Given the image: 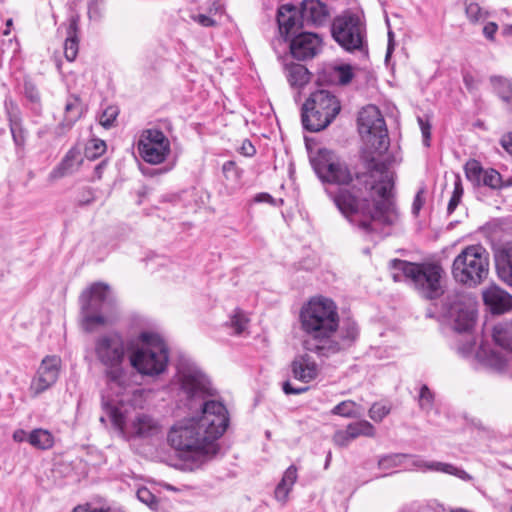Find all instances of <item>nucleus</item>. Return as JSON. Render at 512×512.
Masks as SVG:
<instances>
[{
  "label": "nucleus",
  "instance_id": "f257e3e1",
  "mask_svg": "<svg viewBox=\"0 0 512 512\" xmlns=\"http://www.w3.org/2000/svg\"><path fill=\"white\" fill-rule=\"evenodd\" d=\"M362 159L364 171L354 176L346 163L334 160L326 149H320L310 161L322 182L344 186L333 196L342 215L364 233L373 234L394 225L399 214L391 199L394 181L386 160L365 152Z\"/></svg>",
  "mask_w": 512,
  "mask_h": 512
},
{
  "label": "nucleus",
  "instance_id": "f03ea898",
  "mask_svg": "<svg viewBox=\"0 0 512 512\" xmlns=\"http://www.w3.org/2000/svg\"><path fill=\"white\" fill-rule=\"evenodd\" d=\"M229 425L225 405L219 401H208L201 405L198 417L184 419L173 425L167 440L180 456L190 461V470L201 467L219 452L217 440Z\"/></svg>",
  "mask_w": 512,
  "mask_h": 512
},
{
  "label": "nucleus",
  "instance_id": "7ed1b4c3",
  "mask_svg": "<svg viewBox=\"0 0 512 512\" xmlns=\"http://www.w3.org/2000/svg\"><path fill=\"white\" fill-rule=\"evenodd\" d=\"M301 328L306 333L303 341L305 351L318 355L324 340L339 326L338 308L335 302L326 297H314L300 312Z\"/></svg>",
  "mask_w": 512,
  "mask_h": 512
},
{
  "label": "nucleus",
  "instance_id": "20e7f679",
  "mask_svg": "<svg viewBox=\"0 0 512 512\" xmlns=\"http://www.w3.org/2000/svg\"><path fill=\"white\" fill-rule=\"evenodd\" d=\"M390 268L395 282L409 280L420 294L427 299H436L443 293L441 284L442 269L437 265H423L401 259L390 261Z\"/></svg>",
  "mask_w": 512,
  "mask_h": 512
},
{
  "label": "nucleus",
  "instance_id": "39448f33",
  "mask_svg": "<svg viewBox=\"0 0 512 512\" xmlns=\"http://www.w3.org/2000/svg\"><path fill=\"white\" fill-rule=\"evenodd\" d=\"M138 340L139 344L129 357L131 366L146 376H158L165 372L169 351L163 339L156 333L142 332Z\"/></svg>",
  "mask_w": 512,
  "mask_h": 512
},
{
  "label": "nucleus",
  "instance_id": "423d86ee",
  "mask_svg": "<svg viewBox=\"0 0 512 512\" xmlns=\"http://www.w3.org/2000/svg\"><path fill=\"white\" fill-rule=\"evenodd\" d=\"M94 354L99 363L104 366V375L109 383L119 387L125 385V342L117 332L99 335L94 340Z\"/></svg>",
  "mask_w": 512,
  "mask_h": 512
},
{
  "label": "nucleus",
  "instance_id": "0eeeda50",
  "mask_svg": "<svg viewBox=\"0 0 512 512\" xmlns=\"http://www.w3.org/2000/svg\"><path fill=\"white\" fill-rule=\"evenodd\" d=\"M451 273L457 283L467 287L478 286L489 273V252L479 244L465 247L455 257Z\"/></svg>",
  "mask_w": 512,
  "mask_h": 512
},
{
  "label": "nucleus",
  "instance_id": "6e6552de",
  "mask_svg": "<svg viewBox=\"0 0 512 512\" xmlns=\"http://www.w3.org/2000/svg\"><path fill=\"white\" fill-rule=\"evenodd\" d=\"M340 110L341 105L335 95L327 90H317L302 106V125L309 132H319L332 123Z\"/></svg>",
  "mask_w": 512,
  "mask_h": 512
},
{
  "label": "nucleus",
  "instance_id": "1a4fd4ad",
  "mask_svg": "<svg viewBox=\"0 0 512 512\" xmlns=\"http://www.w3.org/2000/svg\"><path fill=\"white\" fill-rule=\"evenodd\" d=\"M175 378L190 409L198 406L201 410V405L209 401L206 398L215 394L209 378L195 363L181 362Z\"/></svg>",
  "mask_w": 512,
  "mask_h": 512
},
{
  "label": "nucleus",
  "instance_id": "9d476101",
  "mask_svg": "<svg viewBox=\"0 0 512 512\" xmlns=\"http://www.w3.org/2000/svg\"><path fill=\"white\" fill-rule=\"evenodd\" d=\"M81 314L86 331L106 323V315L112 313L115 299L111 295L110 287L104 283H95L81 295Z\"/></svg>",
  "mask_w": 512,
  "mask_h": 512
},
{
  "label": "nucleus",
  "instance_id": "9b49d317",
  "mask_svg": "<svg viewBox=\"0 0 512 512\" xmlns=\"http://www.w3.org/2000/svg\"><path fill=\"white\" fill-rule=\"evenodd\" d=\"M358 128L365 138L366 151L369 155L382 156L387 152L390 141L385 120L375 105H368L359 112Z\"/></svg>",
  "mask_w": 512,
  "mask_h": 512
},
{
  "label": "nucleus",
  "instance_id": "f8f14e48",
  "mask_svg": "<svg viewBox=\"0 0 512 512\" xmlns=\"http://www.w3.org/2000/svg\"><path fill=\"white\" fill-rule=\"evenodd\" d=\"M103 407L113 426L127 438H150L161 431L159 422L149 414L137 412L128 417L121 408L108 402Z\"/></svg>",
  "mask_w": 512,
  "mask_h": 512
},
{
  "label": "nucleus",
  "instance_id": "ddd939ff",
  "mask_svg": "<svg viewBox=\"0 0 512 512\" xmlns=\"http://www.w3.org/2000/svg\"><path fill=\"white\" fill-rule=\"evenodd\" d=\"M333 39L346 51L362 50L366 28L359 13L346 10L336 16L331 25Z\"/></svg>",
  "mask_w": 512,
  "mask_h": 512
},
{
  "label": "nucleus",
  "instance_id": "4468645a",
  "mask_svg": "<svg viewBox=\"0 0 512 512\" xmlns=\"http://www.w3.org/2000/svg\"><path fill=\"white\" fill-rule=\"evenodd\" d=\"M511 335V323L506 327L502 325L493 328V340L503 350L491 349L481 345L475 354V358L480 364L491 369L494 372H502L506 369L511 342L508 338Z\"/></svg>",
  "mask_w": 512,
  "mask_h": 512
},
{
  "label": "nucleus",
  "instance_id": "2eb2a0df",
  "mask_svg": "<svg viewBox=\"0 0 512 512\" xmlns=\"http://www.w3.org/2000/svg\"><path fill=\"white\" fill-rule=\"evenodd\" d=\"M443 309L452 320L457 332H469L476 322V309L473 301L459 292L448 293L443 301Z\"/></svg>",
  "mask_w": 512,
  "mask_h": 512
},
{
  "label": "nucleus",
  "instance_id": "dca6fc26",
  "mask_svg": "<svg viewBox=\"0 0 512 512\" xmlns=\"http://www.w3.org/2000/svg\"><path fill=\"white\" fill-rule=\"evenodd\" d=\"M360 336V329L358 324L352 318H344L339 320V326L333 333V336H328L321 345L320 351L317 356L329 357L340 351H344L352 347Z\"/></svg>",
  "mask_w": 512,
  "mask_h": 512
},
{
  "label": "nucleus",
  "instance_id": "f3484780",
  "mask_svg": "<svg viewBox=\"0 0 512 512\" xmlns=\"http://www.w3.org/2000/svg\"><path fill=\"white\" fill-rule=\"evenodd\" d=\"M137 148L145 162L156 165L166 160L170 153V141L162 131L148 129L142 133Z\"/></svg>",
  "mask_w": 512,
  "mask_h": 512
},
{
  "label": "nucleus",
  "instance_id": "a211bd4d",
  "mask_svg": "<svg viewBox=\"0 0 512 512\" xmlns=\"http://www.w3.org/2000/svg\"><path fill=\"white\" fill-rule=\"evenodd\" d=\"M288 41L291 55L300 61L314 58L322 49V39L312 32H300Z\"/></svg>",
  "mask_w": 512,
  "mask_h": 512
},
{
  "label": "nucleus",
  "instance_id": "6ab92c4d",
  "mask_svg": "<svg viewBox=\"0 0 512 512\" xmlns=\"http://www.w3.org/2000/svg\"><path fill=\"white\" fill-rule=\"evenodd\" d=\"M303 18L300 9L292 4H284L277 11V23L280 36L288 41L294 37L303 27Z\"/></svg>",
  "mask_w": 512,
  "mask_h": 512
},
{
  "label": "nucleus",
  "instance_id": "aec40b11",
  "mask_svg": "<svg viewBox=\"0 0 512 512\" xmlns=\"http://www.w3.org/2000/svg\"><path fill=\"white\" fill-rule=\"evenodd\" d=\"M61 360L57 356H46L37 371V376L32 380L31 388L36 394H40L51 387L58 379Z\"/></svg>",
  "mask_w": 512,
  "mask_h": 512
},
{
  "label": "nucleus",
  "instance_id": "412c9836",
  "mask_svg": "<svg viewBox=\"0 0 512 512\" xmlns=\"http://www.w3.org/2000/svg\"><path fill=\"white\" fill-rule=\"evenodd\" d=\"M483 301L493 314H503L512 308V296L496 285L483 291Z\"/></svg>",
  "mask_w": 512,
  "mask_h": 512
},
{
  "label": "nucleus",
  "instance_id": "4be33fe9",
  "mask_svg": "<svg viewBox=\"0 0 512 512\" xmlns=\"http://www.w3.org/2000/svg\"><path fill=\"white\" fill-rule=\"evenodd\" d=\"M291 370L293 377L304 383L314 380L318 375V366L309 355L308 351L304 354L297 355L293 359Z\"/></svg>",
  "mask_w": 512,
  "mask_h": 512
},
{
  "label": "nucleus",
  "instance_id": "5701e85b",
  "mask_svg": "<svg viewBox=\"0 0 512 512\" xmlns=\"http://www.w3.org/2000/svg\"><path fill=\"white\" fill-rule=\"evenodd\" d=\"M300 12L304 21L315 26L323 25L330 15L327 5L320 0H303Z\"/></svg>",
  "mask_w": 512,
  "mask_h": 512
},
{
  "label": "nucleus",
  "instance_id": "b1692460",
  "mask_svg": "<svg viewBox=\"0 0 512 512\" xmlns=\"http://www.w3.org/2000/svg\"><path fill=\"white\" fill-rule=\"evenodd\" d=\"M494 259L498 277L512 287V243L499 248Z\"/></svg>",
  "mask_w": 512,
  "mask_h": 512
},
{
  "label": "nucleus",
  "instance_id": "393cba45",
  "mask_svg": "<svg viewBox=\"0 0 512 512\" xmlns=\"http://www.w3.org/2000/svg\"><path fill=\"white\" fill-rule=\"evenodd\" d=\"M80 154L78 148H71L61 162L50 172L49 179L55 181L72 174L82 162Z\"/></svg>",
  "mask_w": 512,
  "mask_h": 512
},
{
  "label": "nucleus",
  "instance_id": "a878e982",
  "mask_svg": "<svg viewBox=\"0 0 512 512\" xmlns=\"http://www.w3.org/2000/svg\"><path fill=\"white\" fill-rule=\"evenodd\" d=\"M78 18L71 17L66 28V39L64 42V55L68 61H73L77 57L79 50V37H78Z\"/></svg>",
  "mask_w": 512,
  "mask_h": 512
},
{
  "label": "nucleus",
  "instance_id": "bb28decb",
  "mask_svg": "<svg viewBox=\"0 0 512 512\" xmlns=\"http://www.w3.org/2000/svg\"><path fill=\"white\" fill-rule=\"evenodd\" d=\"M297 467L295 465H290L275 488L274 495L277 501L285 504L290 491L292 490L293 485L297 480Z\"/></svg>",
  "mask_w": 512,
  "mask_h": 512
},
{
  "label": "nucleus",
  "instance_id": "cd10ccee",
  "mask_svg": "<svg viewBox=\"0 0 512 512\" xmlns=\"http://www.w3.org/2000/svg\"><path fill=\"white\" fill-rule=\"evenodd\" d=\"M285 74L291 87L302 88L311 77L309 70L302 64L290 63L285 65Z\"/></svg>",
  "mask_w": 512,
  "mask_h": 512
},
{
  "label": "nucleus",
  "instance_id": "c85d7f7f",
  "mask_svg": "<svg viewBox=\"0 0 512 512\" xmlns=\"http://www.w3.org/2000/svg\"><path fill=\"white\" fill-rule=\"evenodd\" d=\"M27 441L37 449L47 450L53 446L54 437L48 430L39 428L30 432Z\"/></svg>",
  "mask_w": 512,
  "mask_h": 512
},
{
  "label": "nucleus",
  "instance_id": "c756f323",
  "mask_svg": "<svg viewBox=\"0 0 512 512\" xmlns=\"http://www.w3.org/2000/svg\"><path fill=\"white\" fill-rule=\"evenodd\" d=\"M346 429L352 440L360 436L373 437L375 435L374 426L367 420H360L357 422L349 423L346 426Z\"/></svg>",
  "mask_w": 512,
  "mask_h": 512
},
{
  "label": "nucleus",
  "instance_id": "7c9ffc66",
  "mask_svg": "<svg viewBox=\"0 0 512 512\" xmlns=\"http://www.w3.org/2000/svg\"><path fill=\"white\" fill-rule=\"evenodd\" d=\"M331 414L345 418H358L361 416V409L356 402L344 400L331 410Z\"/></svg>",
  "mask_w": 512,
  "mask_h": 512
},
{
  "label": "nucleus",
  "instance_id": "2f4dec72",
  "mask_svg": "<svg viewBox=\"0 0 512 512\" xmlns=\"http://www.w3.org/2000/svg\"><path fill=\"white\" fill-rule=\"evenodd\" d=\"M490 82L503 101L508 103L512 101V83L508 79L501 76H492Z\"/></svg>",
  "mask_w": 512,
  "mask_h": 512
},
{
  "label": "nucleus",
  "instance_id": "473e14b6",
  "mask_svg": "<svg viewBox=\"0 0 512 512\" xmlns=\"http://www.w3.org/2000/svg\"><path fill=\"white\" fill-rule=\"evenodd\" d=\"M428 467L433 471L454 475L464 481H469L472 479V477L465 470L457 468L452 464L442 462H431V464Z\"/></svg>",
  "mask_w": 512,
  "mask_h": 512
},
{
  "label": "nucleus",
  "instance_id": "72a5a7b5",
  "mask_svg": "<svg viewBox=\"0 0 512 512\" xmlns=\"http://www.w3.org/2000/svg\"><path fill=\"white\" fill-rule=\"evenodd\" d=\"M465 175L466 178L471 181L474 185L481 184V178L484 172L481 164L477 160H469L465 164Z\"/></svg>",
  "mask_w": 512,
  "mask_h": 512
},
{
  "label": "nucleus",
  "instance_id": "f704fd0d",
  "mask_svg": "<svg viewBox=\"0 0 512 512\" xmlns=\"http://www.w3.org/2000/svg\"><path fill=\"white\" fill-rule=\"evenodd\" d=\"M83 114V107L81 99L77 95H71L68 97L65 104V115L66 117H76L78 121Z\"/></svg>",
  "mask_w": 512,
  "mask_h": 512
},
{
  "label": "nucleus",
  "instance_id": "c9c22d12",
  "mask_svg": "<svg viewBox=\"0 0 512 512\" xmlns=\"http://www.w3.org/2000/svg\"><path fill=\"white\" fill-rule=\"evenodd\" d=\"M120 113L118 106L109 105L107 106L99 117V123L104 128L109 129L114 126L115 121Z\"/></svg>",
  "mask_w": 512,
  "mask_h": 512
},
{
  "label": "nucleus",
  "instance_id": "e433bc0d",
  "mask_svg": "<svg viewBox=\"0 0 512 512\" xmlns=\"http://www.w3.org/2000/svg\"><path fill=\"white\" fill-rule=\"evenodd\" d=\"M106 151V143L101 139H92L85 148V156L88 159H96Z\"/></svg>",
  "mask_w": 512,
  "mask_h": 512
},
{
  "label": "nucleus",
  "instance_id": "4c0bfd02",
  "mask_svg": "<svg viewBox=\"0 0 512 512\" xmlns=\"http://www.w3.org/2000/svg\"><path fill=\"white\" fill-rule=\"evenodd\" d=\"M465 14L471 23H477L483 17L480 5L474 0H464Z\"/></svg>",
  "mask_w": 512,
  "mask_h": 512
},
{
  "label": "nucleus",
  "instance_id": "58836bf2",
  "mask_svg": "<svg viewBox=\"0 0 512 512\" xmlns=\"http://www.w3.org/2000/svg\"><path fill=\"white\" fill-rule=\"evenodd\" d=\"M481 184L488 186L492 189H497L502 186L501 175L495 169L484 170Z\"/></svg>",
  "mask_w": 512,
  "mask_h": 512
},
{
  "label": "nucleus",
  "instance_id": "ea45409f",
  "mask_svg": "<svg viewBox=\"0 0 512 512\" xmlns=\"http://www.w3.org/2000/svg\"><path fill=\"white\" fill-rule=\"evenodd\" d=\"M248 322L246 315L242 311L236 310L230 319V326L234 333L239 335L246 330Z\"/></svg>",
  "mask_w": 512,
  "mask_h": 512
},
{
  "label": "nucleus",
  "instance_id": "a19ab883",
  "mask_svg": "<svg viewBox=\"0 0 512 512\" xmlns=\"http://www.w3.org/2000/svg\"><path fill=\"white\" fill-rule=\"evenodd\" d=\"M222 172L225 179L231 183H237L241 177V170L232 160L226 161L222 166Z\"/></svg>",
  "mask_w": 512,
  "mask_h": 512
},
{
  "label": "nucleus",
  "instance_id": "79ce46f5",
  "mask_svg": "<svg viewBox=\"0 0 512 512\" xmlns=\"http://www.w3.org/2000/svg\"><path fill=\"white\" fill-rule=\"evenodd\" d=\"M408 459L406 454H391L379 459V466L384 469L400 466Z\"/></svg>",
  "mask_w": 512,
  "mask_h": 512
},
{
  "label": "nucleus",
  "instance_id": "37998d69",
  "mask_svg": "<svg viewBox=\"0 0 512 512\" xmlns=\"http://www.w3.org/2000/svg\"><path fill=\"white\" fill-rule=\"evenodd\" d=\"M462 195H463V187H462L461 181H460V179H456L454 182V190H453L452 196H451L448 206H447L448 214H452L455 211L456 207L458 206V204L461 201Z\"/></svg>",
  "mask_w": 512,
  "mask_h": 512
},
{
  "label": "nucleus",
  "instance_id": "c03bdc74",
  "mask_svg": "<svg viewBox=\"0 0 512 512\" xmlns=\"http://www.w3.org/2000/svg\"><path fill=\"white\" fill-rule=\"evenodd\" d=\"M10 131L16 146L21 147L25 143V133L18 120H10Z\"/></svg>",
  "mask_w": 512,
  "mask_h": 512
},
{
  "label": "nucleus",
  "instance_id": "a18cd8bd",
  "mask_svg": "<svg viewBox=\"0 0 512 512\" xmlns=\"http://www.w3.org/2000/svg\"><path fill=\"white\" fill-rule=\"evenodd\" d=\"M389 413L390 408L380 403H374L369 409V417L375 422H381Z\"/></svg>",
  "mask_w": 512,
  "mask_h": 512
},
{
  "label": "nucleus",
  "instance_id": "49530a36",
  "mask_svg": "<svg viewBox=\"0 0 512 512\" xmlns=\"http://www.w3.org/2000/svg\"><path fill=\"white\" fill-rule=\"evenodd\" d=\"M434 396L426 385H423L419 393V405L423 410L429 411L433 405Z\"/></svg>",
  "mask_w": 512,
  "mask_h": 512
},
{
  "label": "nucleus",
  "instance_id": "de8ad7c7",
  "mask_svg": "<svg viewBox=\"0 0 512 512\" xmlns=\"http://www.w3.org/2000/svg\"><path fill=\"white\" fill-rule=\"evenodd\" d=\"M137 498L144 504L153 508L158 504L155 495L146 487H141L137 490Z\"/></svg>",
  "mask_w": 512,
  "mask_h": 512
},
{
  "label": "nucleus",
  "instance_id": "09e8293b",
  "mask_svg": "<svg viewBox=\"0 0 512 512\" xmlns=\"http://www.w3.org/2000/svg\"><path fill=\"white\" fill-rule=\"evenodd\" d=\"M76 117H66L55 127L53 133L56 137L64 136L76 123Z\"/></svg>",
  "mask_w": 512,
  "mask_h": 512
},
{
  "label": "nucleus",
  "instance_id": "8fccbe9b",
  "mask_svg": "<svg viewBox=\"0 0 512 512\" xmlns=\"http://www.w3.org/2000/svg\"><path fill=\"white\" fill-rule=\"evenodd\" d=\"M418 124L421 129L423 144L425 147H430L431 140V123L428 118L418 117Z\"/></svg>",
  "mask_w": 512,
  "mask_h": 512
},
{
  "label": "nucleus",
  "instance_id": "3c124183",
  "mask_svg": "<svg viewBox=\"0 0 512 512\" xmlns=\"http://www.w3.org/2000/svg\"><path fill=\"white\" fill-rule=\"evenodd\" d=\"M337 72H338L339 82L342 85H346V84L350 83L351 80L353 79L354 74H353L351 66H349V65L340 66L337 69Z\"/></svg>",
  "mask_w": 512,
  "mask_h": 512
},
{
  "label": "nucleus",
  "instance_id": "603ef678",
  "mask_svg": "<svg viewBox=\"0 0 512 512\" xmlns=\"http://www.w3.org/2000/svg\"><path fill=\"white\" fill-rule=\"evenodd\" d=\"M333 441L337 446L345 447L352 441V438L348 435L347 429L338 430L333 435Z\"/></svg>",
  "mask_w": 512,
  "mask_h": 512
},
{
  "label": "nucleus",
  "instance_id": "864d4df0",
  "mask_svg": "<svg viewBox=\"0 0 512 512\" xmlns=\"http://www.w3.org/2000/svg\"><path fill=\"white\" fill-rule=\"evenodd\" d=\"M24 95L31 102H37L40 99L38 89L32 82H29V81H25V83H24Z\"/></svg>",
  "mask_w": 512,
  "mask_h": 512
},
{
  "label": "nucleus",
  "instance_id": "5fc2aeb1",
  "mask_svg": "<svg viewBox=\"0 0 512 512\" xmlns=\"http://www.w3.org/2000/svg\"><path fill=\"white\" fill-rule=\"evenodd\" d=\"M423 195H424V189H420L414 197V201L412 204V212L414 215H418L421 208L424 205L425 199H424Z\"/></svg>",
  "mask_w": 512,
  "mask_h": 512
},
{
  "label": "nucleus",
  "instance_id": "6e6d98bb",
  "mask_svg": "<svg viewBox=\"0 0 512 512\" xmlns=\"http://www.w3.org/2000/svg\"><path fill=\"white\" fill-rule=\"evenodd\" d=\"M282 389H283V392L287 395H290V394L298 395V394H302V393L306 392L308 390V387L304 386V387L295 388L292 386V384L289 381H286L283 383Z\"/></svg>",
  "mask_w": 512,
  "mask_h": 512
},
{
  "label": "nucleus",
  "instance_id": "4d7b16f0",
  "mask_svg": "<svg viewBox=\"0 0 512 512\" xmlns=\"http://www.w3.org/2000/svg\"><path fill=\"white\" fill-rule=\"evenodd\" d=\"M497 30H498V25L495 22H488L483 27V34L488 40L494 41L495 34H496Z\"/></svg>",
  "mask_w": 512,
  "mask_h": 512
},
{
  "label": "nucleus",
  "instance_id": "13d9d810",
  "mask_svg": "<svg viewBox=\"0 0 512 512\" xmlns=\"http://www.w3.org/2000/svg\"><path fill=\"white\" fill-rule=\"evenodd\" d=\"M72 512H110V509L85 504L76 506Z\"/></svg>",
  "mask_w": 512,
  "mask_h": 512
},
{
  "label": "nucleus",
  "instance_id": "bf43d9fd",
  "mask_svg": "<svg viewBox=\"0 0 512 512\" xmlns=\"http://www.w3.org/2000/svg\"><path fill=\"white\" fill-rule=\"evenodd\" d=\"M475 341L469 340L458 347V353L463 357H469L474 351Z\"/></svg>",
  "mask_w": 512,
  "mask_h": 512
},
{
  "label": "nucleus",
  "instance_id": "052dcab7",
  "mask_svg": "<svg viewBox=\"0 0 512 512\" xmlns=\"http://www.w3.org/2000/svg\"><path fill=\"white\" fill-rule=\"evenodd\" d=\"M193 19L203 27H212L216 25V21L214 19L204 14H198L194 16Z\"/></svg>",
  "mask_w": 512,
  "mask_h": 512
},
{
  "label": "nucleus",
  "instance_id": "680f3d73",
  "mask_svg": "<svg viewBox=\"0 0 512 512\" xmlns=\"http://www.w3.org/2000/svg\"><path fill=\"white\" fill-rule=\"evenodd\" d=\"M501 145L512 155V133H507L501 138Z\"/></svg>",
  "mask_w": 512,
  "mask_h": 512
},
{
  "label": "nucleus",
  "instance_id": "e2e57ef3",
  "mask_svg": "<svg viewBox=\"0 0 512 512\" xmlns=\"http://www.w3.org/2000/svg\"><path fill=\"white\" fill-rule=\"evenodd\" d=\"M408 458H410V456H408ZM411 464H412V466H414L415 468L431 470V469L428 467L431 463H427V462H425V461H424L423 459H421L420 457H411Z\"/></svg>",
  "mask_w": 512,
  "mask_h": 512
},
{
  "label": "nucleus",
  "instance_id": "0e129e2a",
  "mask_svg": "<svg viewBox=\"0 0 512 512\" xmlns=\"http://www.w3.org/2000/svg\"><path fill=\"white\" fill-rule=\"evenodd\" d=\"M256 150L250 141H245L241 147V153L245 156H253Z\"/></svg>",
  "mask_w": 512,
  "mask_h": 512
},
{
  "label": "nucleus",
  "instance_id": "69168bd1",
  "mask_svg": "<svg viewBox=\"0 0 512 512\" xmlns=\"http://www.w3.org/2000/svg\"><path fill=\"white\" fill-rule=\"evenodd\" d=\"M254 201L258 202V203L266 202V203L274 204L273 197L270 194H268V193H259V194H257L254 197Z\"/></svg>",
  "mask_w": 512,
  "mask_h": 512
},
{
  "label": "nucleus",
  "instance_id": "338daca9",
  "mask_svg": "<svg viewBox=\"0 0 512 512\" xmlns=\"http://www.w3.org/2000/svg\"><path fill=\"white\" fill-rule=\"evenodd\" d=\"M105 167H106V161L105 160H103L99 164H97L95 166V168H94L93 178L97 179V180L101 179Z\"/></svg>",
  "mask_w": 512,
  "mask_h": 512
},
{
  "label": "nucleus",
  "instance_id": "774afa93",
  "mask_svg": "<svg viewBox=\"0 0 512 512\" xmlns=\"http://www.w3.org/2000/svg\"><path fill=\"white\" fill-rule=\"evenodd\" d=\"M26 439V432L23 429H17L13 433V440L23 442Z\"/></svg>",
  "mask_w": 512,
  "mask_h": 512
}]
</instances>
